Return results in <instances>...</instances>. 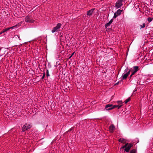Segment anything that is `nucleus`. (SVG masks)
Segmentation results:
<instances>
[{"instance_id": "obj_1", "label": "nucleus", "mask_w": 153, "mask_h": 153, "mask_svg": "<svg viewBox=\"0 0 153 153\" xmlns=\"http://www.w3.org/2000/svg\"><path fill=\"white\" fill-rule=\"evenodd\" d=\"M133 144L131 143H126L125 145L124 146H122L120 148V149H123L125 148L124 149V150L126 152H128L130 148L133 146Z\"/></svg>"}, {"instance_id": "obj_2", "label": "nucleus", "mask_w": 153, "mask_h": 153, "mask_svg": "<svg viewBox=\"0 0 153 153\" xmlns=\"http://www.w3.org/2000/svg\"><path fill=\"white\" fill-rule=\"evenodd\" d=\"M25 21L27 23H32L34 22V20L31 15H28L26 16L25 19Z\"/></svg>"}, {"instance_id": "obj_3", "label": "nucleus", "mask_w": 153, "mask_h": 153, "mask_svg": "<svg viewBox=\"0 0 153 153\" xmlns=\"http://www.w3.org/2000/svg\"><path fill=\"white\" fill-rule=\"evenodd\" d=\"M32 127L30 123H25L22 127V131L24 132L27 130L30 129Z\"/></svg>"}, {"instance_id": "obj_4", "label": "nucleus", "mask_w": 153, "mask_h": 153, "mask_svg": "<svg viewBox=\"0 0 153 153\" xmlns=\"http://www.w3.org/2000/svg\"><path fill=\"white\" fill-rule=\"evenodd\" d=\"M123 0H118L115 4V8L118 9L123 5L122 2Z\"/></svg>"}, {"instance_id": "obj_5", "label": "nucleus", "mask_w": 153, "mask_h": 153, "mask_svg": "<svg viewBox=\"0 0 153 153\" xmlns=\"http://www.w3.org/2000/svg\"><path fill=\"white\" fill-rule=\"evenodd\" d=\"M61 26V24L60 23H58L56 26L54 27L51 30V32L52 33H54L56 32H57L59 31V29Z\"/></svg>"}, {"instance_id": "obj_6", "label": "nucleus", "mask_w": 153, "mask_h": 153, "mask_svg": "<svg viewBox=\"0 0 153 153\" xmlns=\"http://www.w3.org/2000/svg\"><path fill=\"white\" fill-rule=\"evenodd\" d=\"M133 68L134 70L132 71L131 74L130 76V78H131L132 76L139 70V67L138 66H134Z\"/></svg>"}, {"instance_id": "obj_7", "label": "nucleus", "mask_w": 153, "mask_h": 153, "mask_svg": "<svg viewBox=\"0 0 153 153\" xmlns=\"http://www.w3.org/2000/svg\"><path fill=\"white\" fill-rule=\"evenodd\" d=\"M131 71L130 70L127 72L125 74H123L122 75V79H126L127 77L128 76L130 72Z\"/></svg>"}, {"instance_id": "obj_8", "label": "nucleus", "mask_w": 153, "mask_h": 153, "mask_svg": "<svg viewBox=\"0 0 153 153\" xmlns=\"http://www.w3.org/2000/svg\"><path fill=\"white\" fill-rule=\"evenodd\" d=\"M21 23H19L18 24V25H16L15 26H13V27H12L10 28H7L6 29H5L3 31V32H6L8 30L10 29H13L15 27H16L18 25H19V26L21 24Z\"/></svg>"}, {"instance_id": "obj_9", "label": "nucleus", "mask_w": 153, "mask_h": 153, "mask_svg": "<svg viewBox=\"0 0 153 153\" xmlns=\"http://www.w3.org/2000/svg\"><path fill=\"white\" fill-rule=\"evenodd\" d=\"M122 106V105H112V108H109V109H108V110H112L114 108H116L117 107L118 109H119Z\"/></svg>"}, {"instance_id": "obj_10", "label": "nucleus", "mask_w": 153, "mask_h": 153, "mask_svg": "<svg viewBox=\"0 0 153 153\" xmlns=\"http://www.w3.org/2000/svg\"><path fill=\"white\" fill-rule=\"evenodd\" d=\"M115 127L114 125L112 124L109 127V130L111 132H113L115 130Z\"/></svg>"}, {"instance_id": "obj_11", "label": "nucleus", "mask_w": 153, "mask_h": 153, "mask_svg": "<svg viewBox=\"0 0 153 153\" xmlns=\"http://www.w3.org/2000/svg\"><path fill=\"white\" fill-rule=\"evenodd\" d=\"M95 8H93L88 11L87 13V15L89 16H91Z\"/></svg>"}, {"instance_id": "obj_12", "label": "nucleus", "mask_w": 153, "mask_h": 153, "mask_svg": "<svg viewBox=\"0 0 153 153\" xmlns=\"http://www.w3.org/2000/svg\"><path fill=\"white\" fill-rule=\"evenodd\" d=\"M113 21V19H112L109 21L108 23L106 24L105 25V28H107L108 26H110L111 24Z\"/></svg>"}, {"instance_id": "obj_13", "label": "nucleus", "mask_w": 153, "mask_h": 153, "mask_svg": "<svg viewBox=\"0 0 153 153\" xmlns=\"http://www.w3.org/2000/svg\"><path fill=\"white\" fill-rule=\"evenodd\" d=\"M112 107V104H109L106 105L105 106V108L107 110L109 111V110H108V109H109V108H111Z\"/></svg>"}, {"instance_id": "obj_14", "label": "nucleus", "mask_w": 153, "mask_h": 153, "mask_svg": "<svg viewBox=\"0 0 153 153\" xmlns=\"http://www.w3.org/2000/svg\"><path fill=\"white\" fill-rule=\"evenodd\" d=\"M118 141L119 142L123 143H125L126 142V140L123 138H120L119 139Z\"/></svg>"}, {"instance_id": "obj_15", "label": "nucleus", "mask_w": 153, "mask_h": 153, "mask_svg": "<svg viewBox=\"0 0 153 153\" xmlns=\"http://www.w3.org/2000/svg\"><path fill=\"white\" fill-rule=\"evenodd\" d=\"M122 10L118 9L116 12V14L118 16L120 15L122 12Z\"/></svg>"}, {"instance_id": "obj_16", "label": "nucleus", "mask_w": 153, "mask_h": 153, "mask_svg": "<svg viewBox=\"0 0 153 153\" xmlns=\"http://www.w3.org/2000/svg\"><path fill=\"white\" fill-rule=\"evenodd\" d=\"M145 26H146V24L145 23H143V24L142 25H140V29H141L142 28H144L145 27Z\"/></svg>"}, {"instance_id": "obj_17", "label": "nucleus", "mask_w": 153, "mask_h": 153, "mask_svg": "<svg viewBox=\"0 0 153 153\" xmlns=\"http://www.w3.org/2000/svg\"><path fill=\"white\" fill-rule=\"evenodd\" d=\"M130 100V98H128L127 99H126L124 101V102L125 103H127V102H128Z\"/></svg>"}, {"instance_id": "obj_18", "label": "nucleus", "mask_w": 153, "mask_h": 153, "mask_svg": "<svg viewBox=\"0 0 153 153\" xmlns=\"http://www.w3.org/2000/svg\"><path fill=\"white\" fill-rule=\"evenodd\" d=\"M136 150L135 149H133L130 151V153H136Z\"/></svg>"}, {"instance_id": "obj_19", "label": "nucleus", "mask_w": 153, "mask_h": 153, "mask_svg": "<svg viewBox=\"0 0 153 153\" xmlns=\"http://www.w3.org/2000/svg\"><path fill=\"white\" fill-rule=\"evenodd\" d=\"M153 19L152 18L149 17L147 19V20L149 22H151Z\"/></svg>"}, {"instance_id": "obj_20", "label": "nucleus", "mask_w": 153, "mask_h": 153, "mask_svg": "<svg viewBox=\"0 0 153 153\" xmlns=\"http://www.w3.org/2000/svg\"><path fill=\"white\" fill-rule=\"evenodd\" d=\"M46 76L48 77L50 76V75L49 73V71L47 69L46 70Z\"/></svg>"}, {"instance_id": "obj_21", "label": "nucleus", "mask_w": 153, "mask_h": 153, "mask_svg": "<svg viewBox=\"0 0 153 153\" xmlns=\"http://www.w3.org/2000/svg\"><path fill=\"white\" fill-rule=\"evenodd\" d=\"M43 76H42V78H41V79H44L45 76V73L44 72L43 73Z\"/></svg>"}, {"instance_id": "obj_22", "label": "nucleus", "mask_w": 153, "mask_h": 153, "mask_svg": "<svg viewBox=\"0 0 153 153\" xmlns=\"http://www.w3.org/2000/svg\"><path fill=\"white\" fill-rule=\"evenodd\" d=\"M117 103L118 104V105H122V101H118L117 102Z\"/></svg>"}, {"instance_id": "obj_23", "label": "nucleus", "mask_w": 153, "mask_h": 153, "mask_svg": "<svg viewBox=\"0 0 153 153\" xmlns=\"http://www.w3.org/2000/svg\"><path fill=\"white\" fill-rule=\"evenodd\" d=\"M118 15L116 13H115L114 14V15L113 16V18H116L117 16H118Z\"/></svg>"}, {"instance_id": "obj_24", "label": "nucleus", "mask_w": 153, "mask_h": 153, "mask_svg": "<svg viewBox=\"0 0 153 153\" xmlns=\"http://www.w3.org/2000/svg\"><path fill=\"white\" fill-rule=\"evenodd\" d=\"M128 68H127L124 71V72H126L127 71V70H128Z\"/></svg>"}, {"instance_id": "obj_25", "label": "nucleus", "mask_w": 153, "mask_h": 153, "mask_svg": "<svg viewBox=\"0 0 153 153\" xmlns=\"http://www.w3.org/2000/svg\"><path fill=\"white\" fill-rule=\"evenodd\" d=\"M74 52L73 53H72V54H71V56H73V55L74 54Z\"/></svg>"}, {"instance_id": "obj_26", "label": "nucleus", "mask_w": 153, "mask_h": 153, "mask_svg": "<svg viewBox=\"0 0 153 153\" xmlns=\"http://www.w3.org/2000/svg\"><path fill=\"white\" fill-rule=\"evenodd\" d=\"M72 130V128L70 129L68 131H71Z\"/></svg>"}, {"instance_id": "obj_27", "label": "nucleus", "mask_w": 153, "mask_h": 153, "mask_svg": "<svg viewBox=\"0 0 153 153\" xmlns=\"http://www.w3.org/2000/svg\"><path fill=\"white\" fill-rule=\"evenodd\" d=\"M72 57V56L71 55L69 57V59H70L71 58V57Z\"/></svg>"}, {"instance_id": "obj_28", "label": "nucleus", "mask_w": 153, "mask_h": 153, "mask_svg": "<svg viewBox=\"0 0 153 153\" xmlns=\"http://www.w3.org/2000/svg\"><path fill=\"white\" fill-rule=\"evenodd\" d=\"M18 38H19V39H20V37H19V36H18Z\"/></svg>"}, {"instance_id": "obj_29", "label": "nucleus", "mask_w": 153, "mask_h": 153, "mask_svg": "<svg viewBox=\"0 0 153 153\" xmlns=\"http://www.w3.org/2000/svg\"><path fill=\"white\" fill-rule=\"evenodd\" d=\"M139 142V140H138V142H137V143H138Z\"/></svg>"}]
</instances>
